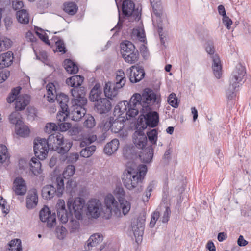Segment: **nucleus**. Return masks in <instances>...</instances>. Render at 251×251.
Here are the masks:
<instances>
[{
	"instance_id": "obj_1",
	"label": "nucleus",
	"mask_w": 251,
	"mask_h": 251,
	"mask_svg": "<svg viewBox=\"0 0 251 251\" xmlns=\"http://www.w3.org/2000/svg\"><path fill=\"white\" fill-rule=\"evenodd\" d=\"M154 100L153 90L150 88L144 90L142 94H134L130 98L129 102L121 101L114 108L113 115L118 118H125L122 116L125 113L127 119L135 117L139 112L140 108L145 109L148 104L151 103Z\"/></svg>"
},
{
	"instance_id": "obj_2",
	"label": "nucleus",
	"mask_w": 251,
	"mask_h": 251,
	"mask_svg": "<svg viewBox=\"0 0 251 251\" xmlns=\"http://www.w3.org/2000/svg\"><path fill=\"white\" fill-rule=\"evenodd\" d=\"M147 172L145 165L137 166L135 163L129 161L124 171L122 181L124 186L130 191L139 193L142 191V181Z\"/></svg>"
},
{
	"instance_id": "obj_3",
	"label": "nucleus",
	"mask_w": 251,
	"mask_h": 251,
	"mask_svg": "<svg viewBox=\"0 0 251 251\" xmlns=\"http://www.w3.org/2000/svg\"><path fill=\"white\" fill-rule=\"evenodd\" d=\"M80 92V94L78 93L77 90L72 91V105L68 108L69 118L75 121H79L86 113L84 106L87 104V100L86 97L84 96V92Z\"/></svg>"
},
{
	"instance_id": "obj_4",
	"label": "nucleus",
	"mask_w": 251,
	"mask_h": 251,
	"mask_svg": "<svg viewBox=\"0 0 251 251\" xmlns=\"http://www.w3.org/2000/svg\"><path fill=\"white\" fill-rule=\"evenodd\" d=\"M245 74L246 71L244 66L241 64H237L231 74L230 78V85L226 90L228 99H231L235 96L234 92L242 82Z\"/></svg>"
},
{
	"instance_id": "obj_5",
	"label": "nucleus",
	"mask_w": 251,
	"mask_h": 251,
	"mask_svg": "<svg viewBox=\"0 0 251 251\" xmlns=\"http://www.w3.org/2000/svg\"><path fill=\"white\" fill-rule=\"evenodd\" d=\"M55 184L56 188L52 185H47L42 190V195L44 199L48 200L52 198L56 194L58 197H60L64 190V183L63 177L61 176L56 178Z\"/></svg>"
},
{
	"instance_id": "obj_6",
	"label": "nucleus",
	"mask_w": 251,
	"mask_h": 251,
	"mask_svg": "<svg viewBox=\"0 0 251 251\" xmlns=\"http://www.w3.org/2000/svg\"><path fill=\"white\" fill-rule=\"evenodd\" d=\"M152 8V20L154 26L158 28V32L161 40H162L160 30H162V22L165 18L161 0H150Z\"/></svg>"
},
{
	"instance_id": "obj_7",
	"label": "nucleus",
	"mask_w": 251,
	"mask_h": 251,
	"mask_svg": "<svg viewBox=\"0 0 251 251\" xmlns=\"http://www.w3.org/2000/svg\"><path fill=\"white\" fill-rule=\"evenodd\" d=\"M205 50L212 59V69L215 76L219 79L222 75V65L217 54L215 53V48L212 41H208L205 45Z\"/></svg>"
},
{
	"instance_id": "obj_8",
	"label": "nucleus",
	"mask_w": 251,
	"mask_h": 251,
	"mask_svg": "<svg viewBox=\"0 0 251 251\" xmlns=\"http://www.w3.org/2000/svg\"><path fill=\"white\" fill-rule=\"evenodd\" d=\"M153 94L154 96V100L151 103L148 104L147 107L143 110L142 108H140L139 111L144 116L146 123L147 126L151 127H154L157 126L159 122V115L157 112L151 110V106L156 102L157 100L156 95L153 91Z\"/></svg>"
},
{
	"instance_id": "obj_9",
	"label": "nucleus",
	"mask_w": 251,
	"mask_h": 251,
	"mask_svg": "<svg viewBox=\"0 0 251 251\" xmlns=\"http://www.w3.org/2000/svg\"><path fill=\"white\" fill-rule=\"evenodd\" d=\"M49 148H39V151L34 150L35 156L32 158L29 163L30 170L34 175H38L41 172V164L39 160L45 159L48 153Z\"/></svg>"
},
{
	"instance_id": "obj_10",
	"label": "nucleus",
	"mask_w": 251,
	"mask_h": 251,
	"mask_svg": "<svg viewBox=\"0 0 251 251\" xmlns=\"http://www.w3.org/2000/svg\"><path fill=\"white\" fill-rule=\"evenodd\" d=\"M67 206L70 212H73L75 217L78 220H82L83 218V209L85 204L83 199L77 197L74 200L72 198L68 199Z\"/></svg>"
},
{
	"instance_id": "obj_11",
	"label": "nucleus",
	"mask_w": 251,
	"mask_h": 251,
	"mask_svg": "<svg viewBox=\"0 0 251 251\" xmlns=\"http://www.w3.org/2000/svg\"><path fill=\"white\" fill-rule=\"evenodd\" d=\"M86 206V215L89 219L98 218L103 211L102 205L101 202L96 199L89 200Z\"/></svg>"
},
{
	"instance_id": "obj_12",
	"label": "nucleus",
	"mask_w": 251,
	"mask_h": 251,
	"mask_svg": "<svg viewBox=\"0 0 251 251\" xmlns=\"http://www.w3.org/2000/svg\"><path fill=\"white\" fill-rule=\"evenodd\" d=\"M106 207L105 211H103L107 218H109L114 213L116 215L120 214V209L118 202L112 194L107 195L104 199Z\"/></svg>"
},
{
	"instance_id": "obj_13",
	"label": "nucleus",
	"mask_w": 251,
	"mask_h": 251,
	"mask_svg": "<svg viewBox=\"0 0 251 251\" xmlns=\"http://www.w3.org/2000/svg\"><path fill=\"white\" fill-rule=\"evenodd\" d=\"M122 12L124 15L128 18V20L133 21L134 20H139L140 14L138 10L135 9V4L130 0H124L122 4Z\"/></svg>"
},
{
	"instance_id": "obj_14",
	"label": "nucleus",
	"mask_w": 251,
	"mask_h": 251,
	"mask_svg": "<svg viewBox=\"0 0 251 251\" xmlns=\"http://www.w3.org/2000/svg\"><path fill=\"white\" fill-rule=\"evenodd\" d=\"M129 71V80L132 83L139 82L145 76V73L143 68L138 65L132 66Z\"/></svg>"
},
{
	"instance_id": "obj_15",
	"label": "nucleus",
	"mask_w": 251,
	"mask_h": 251,
	"mask_svg": "<svg viewBox=\"0 0 251 251\" xmlns=\"http://www.w3.org/2000/svg\"><path fill=\"white\" fill-rule=\"evenodd\" d=\"M40 219L43 222H47L48 227L51 228L56 223V215L55 213L51 214L49 208L45 206L40 211Z\"/></svg>"
},
{
	"instance_id": "obj_16",
	"label": "nucleus",
	"mask_w": 251,
	"mask_h": 251,
	"mask_svg": "<svg viewBox=\"0 0 251 251\" xmlns=\"http://www.w3.org/2000/svg\"><path fill=\"white\" fill-rule=\"evenodd\" d=\"M84 78L80 75H74L70 78H68L66 80V83L68 86L73 87L71 89V95H72V91L73 90H77L78 93L80 92H84V96H85V90L84 87H79V86L83 83Z\"/></svg>"
},
{
	"instance_id": "obj_17",
	"label": "nucleus",
	"mask_w": 251,
	"mask_h": 251,
	"mask_svg": "<svg viewBox=\"0 0 251 251\" xmlns=\"http://www.w3.org/2000/svg\"><path fill=\"white\" fill-rule=\"evenodd\" d=\"M132 230L133 232L136 241L138 242L142 239L145 228V220L137 219L135 223H132Z\"/></svg>"
},
{
	"instance_id": "obj_18",
	"label": "nucleus",
	"mask_w": 251,
	"mask_h": 251,
	"mask_svg": "<svg viewBox=\"0 0 251 251\" xmlns=\"http://www.w3.org/2000/svg\"><path fill=\"white\" fill-rule=\"evenodd\" d=\"M56 208L58 219L62 223H66L68 222L70 216V212H68L65 208V201L63 200H59Z\"/></svg>"
},
{
	"instance_id": "obj_19",
	"label": "nucleus",
	"mask_w": 251,
	"mask_h": 251,
	"mask_svg": "<svg viewBox=\"0 0 251 251\" xmlns=\"http://www.w3.org/2000/svg\"><path fill=\"white\" fill-rule=\"evenodd\" d=\"M144 129H137L133 135V141L139 149H143L147 142V136L144 133Z\"/></svg>"
},
{
	"instance_id": "obj_20",
	"label": "nucleus",
	"mask_w": 251,
	"mask_h": 251,
	"mask_svg": "<svg viewBox=\"0 0 251 251\" xmlns=\"http://www.w3.org/2000/svg\"><path fill=\"white\" fill-rule=\"evenodd\" d=\"M13 190L17 195H24L27 191V187L25 180L20 177H16L13 182Z\"/></svg>"
},
{
	"instance_id": "obj_21",
	"label": "nucleus",
	"mask_w": 251,
	"mask_h": 251,
	"mask_svg": "<svg viewBox=\"0 0 251 251\" xmlns=\"http://www.w3.org/2000/svg\"><path fill=\"white\" fill-rule=\"evenodd\" d=\"M95 107L99 113H106L111 109V103L106 98L100 99V100H98L95 103Z\"/></svg>"
},
{
	"instance_id": "obj_22",
	"label": "nucleus",
	"mask_w": 251,
	"mask_h": 251,
	"mask_svg": "<svg viewBox=\"0 0 251 251\" xmlns=\"http://www.w3.org/2000/svg\"><path fill=\"white\" fill-rule=\"evenodd\" d=\"M103 240V236L100 233H95L92 235L87 241L85 246L86 251H91L93 247H96Z\"/></svg>"
},
{
	"instance_id": "obj_23",
	"label": "nucleus",
	"mask_w": 251,
	"mask_h": 251,
	"mask_svg": "<svg viewBox=\"0 0 251 251\" xmlns=\"http://www.w3.org/2000/svg\"><path fill=\"white\" fill-rule=\"evenodd\" d=\"M38 198L36 189H33L30 190L26 199V206L29 209L35 207L38 203Z\"/></svg>"
},
{
	"instance_id": "obj_24",
	"label": "nucleus",
	"mask_w": 251,
	"mask_h": 251,
	"mask_svg": "<svg viewBox=\"0 0 251 251\" xmlns=\"http://www.w3.org/2000/svg\"><path fill=\"white\" fill-rule=\"evenodd\" d=\"M63 136L60 134H51L49 136L47 141L50 150L54 151L58 146L62 143Z\"/></svg>"
},
{
	"instance_id": "obj_25",
	"label": "nucleus",
	"mask_w": 251,
	"mask_h": 251,
	"mask_svg": "<svg viewBox=\"0 0 251 251\" xmlns=\"http://www.w3.org/2000/svg\"><path fill=\"white\" fill-rule=\"evenodd\" d=\"M30 97L27 94L20 95L18 96L15 102L16 110L21 111L24 109L29 103Z\"/></svg>"
},
{
	"instance_id": "obj_26",
	"label": "nucleus",
	"mask_w": 251,
	"mask_h": 251,
	"mask_svg": "<svg viewBox=\"0 0 251 251\" xmlns=\"http://www.w3.org/2000/svg\"><path fill=\"white\" fill-rule=\"evenodd\" d=\"M153 155V148L151 146H150L146 148L143 149L140 152L139 156L143 162L148 163L151 161Z\"/></svg>"
},
{
	"instance_id": "obj_27",
	"label": "nucleus",
	"mask_w": 251,
	"mask_h": 251,
	"mask_svg": "<svg viewBox=\"0 0 251 251\" xmlns=\"http://www.w3.org/2000/svg\"><path fill=\"white\" fill-rule=\"evenodd\" d=\"M119 88L114 85L113 83L108 82L105 83L104 87V93L105 96L110 99H112L118 94Z\"/></svg>"
},
{
	"instance_id": "obj_28",
	"label": "nucleus",
	"mask_w": 251,
	"mask_h": 251,
	"mask_svg": "<svg viewBox=\"0 0 251 251\" xmlns=\"http://www.w3.org/2000/svg\"><path fill=\"white\" fill-rule=\"evenodd\" d=\"M13 54L8 51L0 55V69L9 66L13 62Z\"/></svg>"
},
{
	"instance_id": "obj_29",
	"label": "nucleus",
	"mask_w": 251,
	"mask_h": 251,
	"mask_svg": "<svg viewBox=\"0 0 251 251\" xmlns=\"http://www.w3.org/2000/svg\"><path fill=\"white\" fill-rule=\"evenodd\" d=\"M119 145V141L117 139L112 140L110 142L107 143L104 148V152L108 155H110L116 151Z\"/></svg>"
},
{
	"instance_id": "obj_30",
	"label": "nucleus",
	"mask_w": 251,
	"mask_h": 251,
	"mask_svg": "<svg viewBox=\"0 0 251 251\" xmlns=\"http://www.w3.org/2000/svg\"><path fill=\"white\" fill-rule=\"evenodd\" d=\"M139 56L138 50L136 49L132 50L131 52L123 54L122 57L125 61L127 63L133 64L137 61Z\"/></svg>"
},
{
	"instance_id": "obj_31",
	"label": "nucleus",
	"mask_w": 251,
	"mask_h": 251,
	"mask_svg": "<svg viewBox=\"0 0 251 251\" xmlns=\"http://www.w3.org/2000/svg\"><path fill=\"white\" fill-rule=\"evenodd\" d=\"M102 92L99 84H96L90 92L89 98L91 101L98 102L101 98Z\"/></svg>"
},
{
	"instance_id": "obj_32",
	"label": "nucleus",
	"mask_w": 251,
	"mask_h": 251,
	"mask_svg": "<svg viewBox=\"0 0 251 251\" xmlns=\"http://www.w3.org/2000/svg\"><path fill=\"white\" fill-rule=\"evenodd\" d=\"M55 100H56L57 103L60 105V108L63 111H66L67 109H68V102L69 101V98L68 96L64 94H60L55 95Z\"/></svg>"
},
{
	"instance_id": "obj_33",
	"label": "nucleus",
	"mask_w": 251,
	"mask_h": 251,
	"mask_svg": "<svg viewBox=\"0 0 251 251\" xmlns=\"http://www.w3.org/2000/svg\"><path fill=\"white\" fill-rule=\"evenodd\" d=\"M72 142L68 140H62V143L60 145L57 146L54 151H56L57 153L61 154H64L67 153L71 147L72 146Z\"/></svg>"
},
{
	"instance_id": "obj_34",
	"label": "nucleus",
	"mask_w": 251,
	"mask_h": 251,
	"mask_svg": "<svg viewBox=\"0 0 251 251\" xmlns=\"http://www.w3.org/2000/svg\"><path fill=\"white\" fill-rule=\"evenodd\" d=\"M63 64L65 70L68 73L75 74L78 72V66L71 60L69 59H65Z\"/></svg>"
},
{
	"instance_id": "obj_35",
	"label": "nucleus",
	"mask_w": 251,
	"mask_h": 251,
	"mask_svg": "<svg viewBox=\"0 0 251 251\" xmlns=\"http://www.w3.org/2000/svg\"><path fill=\"white\" fill-rule=\"evenodd\" d=\"M118 118L113 122H109L111 130L112 132L115 133H119L124 127L125 125L123 119L120 120Z\"/></svg>"
},
{
	"instance_id": "obj_36",
	"label": "nucleus",
	"mask_w": 251,
	"mask_h": 251,
	"mask_svg": "<svg viewBox=\"0 0 251 251\" xmlns=\"http://www.w3.org/2000/svg\"><path fill=\"white\" fill-rule=\"evenodd\" d=\"M16 17L18 21L21 24H27L29 22V14L25 9L19 10L17 11Z\"/></svg>"
},
{
	"instance_id": "obj_37",
	"label": "nucleus",
	"mask_w": 251,
	"mask_h": 251,
	"mask_svg": "<svg viewBox=\"0 0 251 251\" xmlns=\"http://www.w3.org/2000/svg\"><path fill=\"white\" fill-rule=\"evenodd\" d=\"M119 202L120 211H122V213L124 215H126L131 208L130 202L124 198H120L119 199Z\"/></svg>"
},
{
	"instance_id": "obj_38",
	"label": "nucleus",
	"mask_w": 251,
	"mask_h": 251,
	"mask_svg": "<svg viewBox=\"0 0 251 251\" xmlns=\"http://www.w3.org/2000/svg\"><path fill=\"white\" fill-rule=\"evenodd\" d=\"M115 83H113L117 88L120 89L122 88L126 82L125 73L122 70L118 71L115 79Z\"/></svg>"
},
{
	"instance_id": "obj_39",
	"label": "nucleus",
	"mask_w": 251,
	"mask_h": 251,
	"mask_svg": "<svg viewBox=\"0 0 251 251\" xmlns=\"http://www.w3.org/2000/svg\"><path fill=\"white\" fill-rule=\"evenodd\" d=\"M47 90V99L50 102H53L55 101V97L56 94L55 86L53 83H49L46 86Z\"/></svg>"
},
{
	"instance_id": "obj_40",
	"label": "nucleus",
	"mask_w": 251,
	"mask_h": 251,
	"mask_svg": "<svg viewBox=\"0 0 251 251\" xmlns=\"http://www.w3.org/2000/svg\"><path fill=\"white\" fill-rule=\"evenodd\" d=\"M69 132L75 140H81L83 138L82 133L78 126H74L70 128Z\"/></svg>"
},
{
	"instance_id": "obj_41",
	"label": "nucleus",
	"mask_w": 251,
	"mask_h": 251,
	"mask_svg": "<svg viewBox=\"0 0 251 251\" xmlns=\"http://www.w3.org/2000/svg\"><path fill=\"white\" fill-rule=\"evenodd\" d=\"M122 55L124 53L131 52L132 50H135L134 45L130 41H125L120 45Z\"/></svg>"
},
{
	"instance_id": "obj_42",
	"label": "nucleus",
	"mask_w": 251,
	"mask_h": 251,
	"mask_svg": "<svg viewBox=\"0 0 251 251\" xmlns=\"http://www.w3.org/2000/svg\"><path fill=\"white\" fill-rule=\"evenodd\" d=\"M85 148L83 149L80 152V155L84 158H88L90 157L96 151V147L94 145L85 146Z\"/></svg>"
},
{
	"instance_id": "obj_43",
	"label": "nucleus",
	"mask_w": 251,
	"mask_h": 251,
	"mask_svg": "<svg viewBox=\"0 0 251 251\" xmlns=\"http://www.w3.org/2000/svg\"><path fill=\"white\" fill-rule=\"evenodd\" d=\"M16 133L21 137H27L30 132L28 127L23 123L15 128Z\"/></svg>"
},
{
	"instance_id": "obj_44",
	"label": "nucleus",
	"mask_w": 251,
	"mask_h": 251,
	"mask_svg": "<svg viewBox=\"0 0 251 251\" xmlns=\"http://www.w3.org/2000/svg\"><path fill=\"white\" fill-rule=\"evenodd\" d=\"M78 7L74 2H68L64 4V10L70 15H74L76 13Z\"/></svg>"
},
{
	"instance_id": "obj_45",
	"label": "nucleus",
	"mask_w": 251,
	"mask_h": 251,
	"mask_svg": "<svg viewBox=\"0 0 251 251\" xmlns=\"http://www.w3.org/2000/svg\"><path fill=\"white\" fill-rule=\"evenodd\" d=\"M9 119L11 124L15 125L16 128L23 123L21 119L20 114L16 112L12 113Z\"/></svg>"
},
{
	"instance_id": "obj_46",
	"label": "nucleus",
	"mask_w": 251,
	"mask_h": 251,
	"mask_svg": "<svg viewBox=\"0 0 251 251\" xmlns=\"http://www.w3.org/2000/svg\"><path fill=\"white\" fill-rule=\"evenodd\" d=\"M11 45V41L9 39L0 35V52L7 50Z\"/></svg>"
},
{
	"instance_id": "obj_47",
	"label": "nucleus",
	"mask_w": 251,
	"mask_h": 251,
	"mask_svg": "<svg viewBox=\"0 0 251 251\" xmlns=\"http://www.w3.org/2000/svg\"><path fill=\"white\" fill-rule=\"evenodd\" d=\"M39 148H49L48 141L45 138H37L34 141V150L39 151Z\"/></svg>"
},
{
	"instance_id": "obj_48",
	"label": "nucleus",
	"mask_w": 251,
	"mask_h": 251,
	"mask_svg": "<svg viewBox=\"0 0 251 251\" xmlns=\"http://www.w3.org/2000/svg\"><path fill=\"white\" fill-rule=\"evenodd\" d=\"M21 90V88L20 87H17L13 88L7 98V102L11 103L14 101H16V100L18 97V95L19 94Z\"/></svg>"
},
{
	"instance_id": "obj_49",
	"label": "nucleus",
	"mask_w": 251,
	"mask_h": 251,
	"mask_svg": "<svg viewBox=\"0 0 251 251\" xmlns=\"http://www.w3.org/2000/svg\"><path fill=\"white\" fill-rule=\"evenodd\" d=\"M85 120L84 122V126L87 128H92L96 125L95 120L93 116L88 114L85 116Z\"/></svg>"
},
{
	"instance_id": "obj_50",
	"label": "nucleus",
	"mask_w": 251,
	"mask_h": 251,
	"mask_svg": "<svg viewBox=\"0 0 251 251\" xmlns=\"http://www.w3.org/2000/svg\"><path fill=\"white\" fill-rule=\"evenodd\" d=\"M168 103L173 107L176 108L179 105V100L174 93H171L168 97Z\"/></svg>"
},
{
	"instance_id": "obj_51",
	"label": "nucleus",
	"mask_w": 251,
	"mask_h": 251,
	"mask_svg": "<svg viewBox=\"0 0 251 251\" xmlns=\"http://www.w3.org/2000/svg\"><path fill=\"white\" fill-rule=\"evenodd\" d=\"M9 157L7 147L3 145H0V164L3 163Z\"/></svg>"
},
{
	"instance_id": "obj_52",
	"label": "nucleus",
	"mask_w": 251,
	"mask_h": 251,
	"mask_svg": "<svg viewBox=\"0 0 251 251\" xmlns=\"http://www.w3.org/2000/svg\"><path fill=\"white\" fill-rule=\"evenodd\" d=\"M75 170L74 165H68L65 169L63 173V177L68 178L72 176L75 173Z\"/></svg>"
},
{
	"instance_id": "obj_53",
	"label": "nucleus",
	"mask_w": 251,
	"mask_h": 251,
	"mask_svg": "<svg viewBox=\"0 0 251 251\" xmlns=\"http://www.w3.org/2000/svg\"><path fill=\"white\" fill-rule=\"evenodd\" d=\"M79 220L77 219H74L73 218L70 220L68 223V226L71 232H75L79 229L80 226Z\"/></svg>"
},
{
	"instance_id": "obj_54",
	"label": "nucleus",
	"mask_w": 251,
	"mask_h": 251,
	"mask_svg": "<svg viewBox=\"0 0 251 251\" xmlns=\"http://www.w3.org/2000/svg\"><path fill=\"white\" fill-rule=\"evenodd\" d=\"M97 136L96 135H92L87 138H82V140L80 142V146L81 147L89 146L91 143L95 142Z\"/></svg>"
},
{
	"instance_id": "obj_55",
	"label": "nucleus",
	"mask_w": 251,
	"mask_h": 251,
	"mask_svg": "<svg viewBox=\"0 0 251 251\" xmlns=\"http://www.w3.org/2000/svg\"><path fill=\"white\" fill-rule=\"evenodd\" d=\"M171 213V211L170 207L168 206H165V210L163 211L162 214L161 215V217L159 221V222L161 221V222L163 223H167L169 220Z\"/></svg>"
},
{
	"instance_id": "obj_56",
	"label": "nucleus",
	"mask_w": 251,
	"mask_h": 251,
	"mask_svg": "<svg viewBox=\"0 0 251 251\" xmlns=\"http://www.w3.org/2000/svg\"><path fill=\"white\" fill-rule=\"evenodd\" d=\"M76 187V182L71 179L68 180L66 183V191L70 193L72 196L75 193Z\"/></svg>"
},
{
	"instance_id": "obj_57",
	"label": "nucleus",
	"mask_w": 251,
	"mask_h": 251,
	"mask_svg": "<svg viewBox=\"0 0 251 251\" xmlns=\"http://www.w3.org/2000/svg\"><path fill=\"white\" fill-rule=\"evenodd\" d=\"M55 233L58 239L61 240L65 238L67 234L66 229L62 226H57L55 229Z\"/></svg>"
},
{
	"instance_id": "obj_58",
	"label": "nucleus",
	"mask_w": 251,
	"mask_h": 251,
	"mask_svg": "<svg viewBox=\"0 0 251 251\" xmlns=\"http://www.w3.org/2000/svg\"><path fill=\"white\" fill-rule=\"evenodd\" d=\"M132 34L133 35H136L138 39L142 42H144L145 38V34L143 29L139 28L138 29H134Z\"/></svg>"
},
{
	"instance_id": "obj_59",
	"label": "nucleus",
	"mask_w": 251,
	"mask_h": 251,
	"mask_svg": "<svg viewBox=\"0 0 251 251\" xmlns=\"http://www.w3.org/2000/svg\"><path fill=\"white\" fill-rule=\"evenodd\" d=\"M69 114L68 109H67L66 111H63L60 108L56 116L57 121L59 122L65 121L66 119L69 117Z\"/></svg>"
},
{
	"instance_id": "obj_60",
	"label": "nucleus",
	"mask_w": 251,
	"mask_h": 251,
	"mask_svg": "<svg viewBox=\"0 0 251 251\" xmlns=\"http://www.w3.org/2000/svg\"><path fill=\"white\" fill-rule=\"evenodd\" d=\"M147 136L152 144H156L157 139V133L155 129H152L147 133Z\"/></svg>"
},
{
	"instance_id": "obj_61",
	"label": "nucleus",
	"mask_w": 251,
	"mask_h": 251,
	"mask_svg": "<svg viewBox=\"0 0 251 251\" xmlns=\"http://www.w3.org/2000/svg\"><path fill=\"white\" fill-rule=\"evenodd\" d=\"M58 130V126L55 123H49L47 124L45 126V131L48 134H53L52 132H55Z\"/></svg>"
},
{
	"instance_id": "obj_62",
	"label": "nucleus",
	"mask_w": 251,
	"mask_h": 251,
	"mask_svg": "<svg viewBox=\"0 0 251 251\" xmlns=\"http://www.w3.org/2000/svg\"><path fill=\"white\" fill-rule=\"evenodd\" d=\"M160 216V214L159 211H155L153 212L151 216V220L150 223V226L152 228L154 226Z\"/></svg>"
},
{
	"instance_id": "obj_63",
	"label": "nucleus",
	"mask_w": 251,
	"mask_h": 251,
	"mask_svg": "<svg viewBox=\"0 0 251 251\" xmlns=\"http://www.w3.org/2000/svg\"><path fill=\"white\" fill-rule=\"evenodd\" d=\"M79 158V154L78 153H73L66 157L65 159L67 163H75V162Z\"/></svg>"
},
{
	"instance_id": "obj_64",
	"label": "nucleus",
	"mask_w": 251,
	"mask_h": 251,
	"mask_svg": "<svg viewBox=\"0 0 251 251\" xmlns=\"http://www.w3.org/2000/svg\"><path fill=\"white\" fill-rule=\"evenodd\" d=\"M58 129L61 131H66L69 129L71 127V125L67 122H58L57 123Z\"/></svg>"
}]
</instances>
